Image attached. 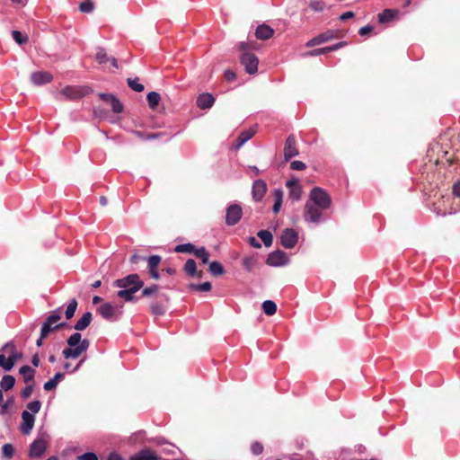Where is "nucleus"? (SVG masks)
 <instances>
[{
  "label": "nucleus",
  "mask_w": 460,
  "mask_h": 460,
  "mask_svg": "<svg viewBox=\"0 0 460 460\" xmlns=\"http://www.w3.org/2000/svg\"><path fill=\"white\" fill-rule=\"evenodd\" d=\"M255 132L256 131L253 128H249L247 130L241 132L240 135L238 136V137L236 138L234 147L236 149H239L240 147H242L246 142H248L254 136Z\"/></svg>",
  "instance_id": "nucleus-22"
},
{
  "label": "nucleus",
  "mask_w": 460,
  "mask_h": 460,
  "mask_svg": "<svg viewBox=\"0 0 460 460\" xmlns=\"http://www.w3.org/2000/svg\"><path fill=\"white\" fill-rule=\"evenodd\" d=\"M66 325V323H57L56 325L53 326V323L49 322L47 319L43 322L42 323V326H41V329H40V334H41V339H45L48 337V335L55 331V330H58V329H61L63 327H65Z\"/></svg>",
  "instance_id": "nucleus-20"
},
{
  "label": "nucleus",
  "mask_w": 460,
  "mask_h": 460,
  "mask_svg": "<svg viewBox=\"0 0 460 460\" xmlns=\"http://www.w3.org/2000/svg\"><path fill=\"white\" fill-rule=\"evenodd\" d=\"M52 80V75L47 71H37L31 75V81L36 86L46 84L50 83Z\"/></svg>",
  "instance_id": "nucleus-14"
},
{
  "label": "nucleus",
  "mask_w": 460,
  "mask_h": 460,
  "mask_svg": "<svg viewBox=\"0 0 460 460\" xmlns=\"http://www.w3.org/2000/svg\"><path fill=\"white\" fill-rule=\"evenodd\" d=\"M92 319H93V314L91 312H85L81 318H79L74 328L78 331V332H82L84 330H85L91 323L92 322Z\"/></svg>",
  "instance_id": "nucleus-21"
},
{
  "label": "nucleus",
  "mask_w": 460,
  "mask_h": 460,
  "mask_svg": "<svg viewBox=\"0 0 460 460\" xmlns=\"http://www.w3.org/2000/svg\"><path fill=\"white\" fill-rule=\"evenodd\" d=\"M196 247L190 243L178 244L174 248V252L181 253H195Z\"/></svg>",
  "instance_id": "nucleus-38"
},
{
  "label": "nucleus",
  "mask_w": 460,
  "mask_h": 460,
  "mask_svg": "<svg viewBox=\"0 0 460 460\" xmlns=\"http://www.w3.org/2000/svg\"><path fill=\"white\" fill-rule=\"evenodd\" d=\"M266 191L267 184L263 180L258 179L253 181L252 187V195L255 201H261L263 199Z\"/></svg>",
  "instance_id": "nucleus-13"
},
{
  "label": "nucleus",
  "mask_w": 460,
  "mask_h": 460,
  "mask_svg": "<svg viewBox=\"0 0 460 460\" xmlns=\"http://www.w3.org/2000/svg\"><path fill=\"white\" fill-rule=\"evenodd\" d=\"M95 58L97 62L101 65H104L109 62L110 58L107 56V53L104 49L99 48L97 49Z\"/></svg>",
  "instance_id": "nucleus-44"
},
{
  "label": "nucleus",
  "mask_w": 460,
  "mask_h": 460,
  "mask_svg": "<svg viewBox=\"0 0 460 460\" xmlns=\"http://www.w3.org/2000/svg\"><path fill=\"white\" fill-rule=\"evenodd\" d=\"M258 237L262 241L266 247H270L272 244L273 235L268 230H260L257 233Z\"/></svg>",
  "instance_id": "nucleus-35"
},
{
  "label": "nucleus",
  "mask_w": 460,
  "mask_h": 460,
  "mask_svg": "<svg viewBox=\"0 0 460 460\" xmlns=\"http://www.w3.org/2000/svg\"><path fill=\"white\" fill-rule=\"evenodd\" d=\"M15 385V378L11 375H4L0 381V390L8 391Z\"/></svg>",
  "instance_id": "nucleus-32"
},
{
  "label": "nucleus",
  "mask_w": 460,
  "mask_h": 460,
  "mask_svg": "<svg viewBox=\"0 0 460 460\" xmlns=\"http://www.w3.org/2000/svg\"><path fill=\"white\" fill-rule=\"evenodd\" d=\"M82 353H84V350L78 345L75 347L68 346V348H65L62 351L63 357L66 359L77 358Z\"/></svg>",
  "instance_id": "nucleus-27"
},
{
  "label": "nucleus",
  "mask_w": 460,
  "mask_h": 460,
  "mask_svg": "<svg viewBox=\"0 0 460 460\" xmlns=\"http://www.w3.org/2000/svg\"><path fill=\"white\" fill-rule=\"evenodd\" d=\"M243 216V209L239 204L234 203L226 208V224L228 226H234L239 223Z\"/></svg>",
  "instance_id": "nucleus-8"
},
{
  "label": "nucleus",
  "mask_w": 460,
  "mask_h": 460,
  "mask_svg": "<svg viewBox=\"0 0 460 460\" xmlns=\"http://www.w3.org/2000/svg\"><path fill=\"white\" fill-rule=\"evenodd\" d=\"M374 27L372 25H366L359 29L358 34L360 36H366L373 31Z\"/></svg>",
  "instance_id": "nucleus-62"
},
{
  "label": "nucleus",
  "mask_w": 460,
  "mask_h": 460,
  "mask_svg": "<svg viewBox=\"0 0 460 460\" xmlns=\"http://www.w3.org/2000/svg\"><path fill=\"white\" fill-rule=\"evenodd\" d=\"M215 103L214 96L209 93H203L198 95L196 104L200 110H208Z\"/></svg>",
  "instance_id": "nucleus-18"
},
{
  "label": "nucleus",
  "mask_w": 460,
  "mask_h": 460,
  "mask_svg": "<svg viewBox=\"0 0 460 460\" xmlns=\"http://www.w3.org/2000/svg\"><path fill=\"white\" fill-rule=\"evenodd\" d=\"M162 258L160 255H151L146 258L148 272L152 279H159L160 274L157 270V267L160 264Z\"/></svg>",
  "instance_id": "nucleus-17"
},
{
  "label": "nucleus",
  "mask_w": 460,
  "mask_h": 460,
  "mask_svg": "<svg viewBox=\"0 0 460 460\" xmlns=\"http://www.w3.org/2000/svg\"><path fill=\"white\" fill-rule=\"evenodd\" d=\"M283 195H284L283 190L279 188L275 189L273 191L274 204L272 207V211L275 214L279 213L281 208Z\"/></svg>",
  "instance_id": "nucleus-30"
},
{
  "label": "nucleus",
  "mask_w": 460,
  "mask_h": 460,
  "mask_svg": "<svg viewBox=\"0 0 460 460\" xmlns=\"http://www.w3.org/2000/svg\"><path fill=\"white\" fill-rule=\"evenodd\" d=\"M82 340L81 333L77 331L68 337L66 343L69 347H75L80 343Z\"/></svg>",
  "instance_id": "nucleus-49"
},
{
  "label": "nucleus",
  "mask_w": 460,
  "mask_h": 460,
  "mask_svg": "<svg viewBox=\"0 0 460 460\" xmlns=\"http://www.w3.org/2000/svg\"><path fill=\"white\" fill-rule=\"evenodd\" d=\"M150 309L152 314L155 315H163L166 311L165 306L158 302L152 303L150 305Z\"/></svg>",
  "instance_id": "nucleus-46"
},
{
  "label": "nucleus",
  "mask_w": 460,
  "mask_h": 460,
  "mask_svg": "<svg viewBox=\"0 0 460 460\" xmlns=\"http://www.w3.org/2000/svg\"><path fill=\"white\" fill-rule=\"evenodd\" d=\"M2 454L4 456L11 458L14 454V448L12 444H4L2 447Z\"/></svg>",
  "instance_id": "nucleus-56"
},
{
  "label": "nucleus",
  "mask_w": 460,
  "mask_h": 460,
  "mask_svg": "<svg viewBox=\"0 0 460 460\" xmlns=\"http://www.w3.org/2000/svg\"><path fill=\"white\" fill-rule=\"evenodd\" d=\"M265 314L271 316L277 312V305L272 300H265L261 305Z\"/></svg>",
  "instance_id": "nucleus-36"
},
{
  "label": "nucleus",
  "mask_w": 460,
  "mask_h": 460,
  "mask_svg": "<svg viewBox=\"0 0 460 460\" xmlns=\"http://www.w3.org/2000/svg\"><path fill=\"white\" fill-rule=\"evenodd\" d=\"M7 348H12V352L11 354L9 355L8 358H13V363L16 362V360L18 358H20L22 357V354H19L16 350H15V346L14 344L12 342V341H9L7 343H5L2 349L3 350H5Z\"/></svg>",
  "instance_id": "nucleus-45"
},
{
  "label": "nucleus",
  "mask_w": 460,
  "mask_h": 460,
  "mask_svg": "<svg viewBox=\"0 0 460 460\" xmlns=\"http://www.w3.org/2000/svg\"><path fill=\"white\" fill-rule=\"evenodd\" d=\"M308 202H313L320 208L328 209L331 207L332 200L330 195L322 188L314 187L309 194Z\"/></svg>",
  "instance_id": "nucleus-1"
},
{
  "label": "nucleus",
  "mask_w": 460,
  "mask_h": 460,
  "mask_svg": "<svg viewBox=\"0 0 460 460\" xmlns=\"http://www.w3.org/2000/svg\"><path fill=\"white\" fill-rule=\"evenodd\" d=\"M158 289H159L158 286L155 284H153L149 287L143 288L142 296H152L153 295L157 293Z\"/></svg>",
  "instance_id": "nucleus-53"
},
{
  "label": "nucleus",
  "mask_w": 460,
  "mask_h": 460,
  "mask_svg": "<svg viewBox=\"0 0 460 460\" xmlns=\"http://www.w3.org/2000/svg\"><path fill=\"white\" fill-rule=\"evenodd\" d=\"M77 459L78 460H98V457H97L96 454H94L93 452H86V453L80 455L77 457Z\"/></svg>",
  "instance_id": "nucleus-60"
},
{
  "label": "nucleus",
  "mask_w": 460,
  "mask_h": 460,
  "mask_svg": "<svg viewBox=\"0 0 460 460\" xmlns=\"http://www.w3.org/2000/svg\"><path fill=\"white\" fill-rule=\"evenodd\" d=\"M46 449V441L43 438H37L31 444L29 455L31 457H40Z\"/></svg>",
  "instance_id": "nucleus-15"
},
{
  "label": "nucleus",
  "mask_w": 460,
  "mask_h": 460,
  "mask_svg": "<svg viewBox=\"0 0 460 460\" xmlns=\"http://www.w3.org/2000/svg\"><path fill=\"white\" fill-rule=\"evenodd\" d=\"M136 289L134 288H121L117 292V296L124 299L126 302H135L137 297L134 296Z\"/></svg>",
  "instance_id": "nucleus-29"
},
{
  "label": "nucleus",
  "mask_w": 460,
  "mask_h": 460,
  "mask_svg": "<svg viewBox=\"0 0 460 460\" xmlns=\"http://www.w3.org/2000/svg\"><path fill=\"white\" fill-rule=\"evenodd\" d=\"M22 423L20 428L21 431L24 435H28L31 433V431L33 429L35 417L32 413L29 412L28 411H23L22 412Z\"/></svg>",
  "instance_id": "nucleus-16"
},
{
  "label": "nucleus",
  "mask_w": 460,
  "mask_h": 460,
  "mask_svg": "<svg viewBox=\"0 0 460 460\" xmlns=\"http://www.w3.org/2000/svg\"><path fill=\"white\" fill-rule=\"evenodd\" d=\"M62 317V307H58L51 311L50 314L46 318L49 322L53 324L59 321Z\"/></svg>",
  "instance_id": "nucleus-48"
},
{
  "label": "nucleus",
  "mask_w": 460,
  "mask_h": 460,
  "mask_svg": "<svg viewBox=\"0 0 460 460\" xmlns=\"http://www.w3.org/2000/svg\"><path fill=\"white\" fill-rule=\"evenodd\" d=\"M79 10L84 13H90L93 11V3L90 0L84 1L79 4Z\"/></svg>",
  "instance_id": "nucleus-50"
},
{
  "label": "nucleus",
  "mask_w": 460,
  "mask_h": 460,
  "mask_svg": "<svg viewBox=\"0 0 460 460\" xmlns=\"http://www.w3.org/2000/svg\"><path fill=\"white\" fill-rule=\"evenodd\" d=\"M273 34L274 30L265 23L259 25L255 30L256 38L261 40L270 39L273 36Z\"/></svg>",
  "instance_id": "nucleus-19"
},
{
  "label": "nucleus",
  "mask_w": 460,
  "mask_h": 460,
  "mask_svg": "<svg viewBox=\"0 0 460 460\" xmlns=\"http://www.w3.org/2000/svg\"><path fill=\"white\" fill-rule=\"evenodd\" d=\"M398 11L394 9H385L382 13H378V22L385 23L391 22L396 17Z\"/></svg>",
  "instance_id": "nucleus-28"
},
{
  "label": "nucleus",
  "mask_w": 460,
  "mask_h": 460,
  "mask_svg": "<svg viewBox=\"0 0 460 460\" xmlns=\"http://www.w3.org/2000/svg\"><path fill=\"white\" fill-rule=\"evenodd\" d=\"M183 270L185 273L190 277L198 276L199 278L202 277V271H197L196 261L193 259H188L184 264Z\"/></svg>",
  "instance_id": "nucleus-24"
},
{
  "label": "nucleus",
  "mask_w": 460,
  "mask_h": 460,
  "mask_svg": "<svg viewBox=\"0 0 460 460\" xmlns=\"http://www.w3.org/2000/svg\"><path fill=\"white\" fill-rule=\"evenodd\" d=\"M12 36H13V40L19 45L27 43L28 40H29L28 36L26 34H23L19 31H13Z\"/></svg>",
  "instance_id": "nucleus-43"
},
{
  "label": "nucleus",
  "mask_w": 460,
  "mask_h": 460,
  "mask_svg": "<svg viewBox=\"0 0 460 460\" xmlns=\"http://www.w3.org/2000/svg\"><path fill=\"white\" fill-rule=\"evenodd\" d=\"M20 375L22 376L26 384L34 383L35 370L28 365L22 366L19 369Z\"/></svg>",
  "instance_id": "nucleus-25"
},
{
  "label": "nucleus",
  "mask_w": 460,
  "mask_h": 460,
  "mask_svg": "<svg viewBox=\"0 0 460 460\" xmlns=\"http://www.w3.org/2000/svg\"><path fill=\"white\" fill-rule=\"evenodd\" d=\"M77 305L78 304L75 298H73L69 301L66 306V310L65 312V315L67 320L71 319L74 316L77 308Z\"/></svg>",
  "instance_id": "nucleus-41"
},
{
  "label": "nucleus",
  "mask_w": 460,
  "mask_h": 460,
  "mask_svg": "<svg viewBox=\"0 0 460 460\" xmlns=\"http://www.w3.org/2000/svg\"><path fill=\"white\" fill-rule=\"evenodd\" d=\"M128 85L135 92L140 93L144 91V85L139 83V79L137 77L134 79L128 78Z\"/></svg>",
  "instance_id": "nucleus-47"
},
{
  "label": "nucleus",
  "mask_w": 460,
  "mask_h": 460,
  "mask_svg": "<svg viewBox=\"0 0 460 460\" xmlns=\"http://www.w3.org/2000/svg\"><path fill=\"white\" fill-rule=\"evenodd\" d=\"M240 63L243 66L247 74L254 75L257 73L259 59L253 53L242 52L240 56Z\"/></svg>",
  "instance_id": "nucleus-5"
},
{
  "label": "nucleus",
  "mask_w": 460,
  "mask_h": 460,
  "mask_svg": "<svg viewBox=\"0 0 460 460\" xmlns=\"http://www.w3.org/2000/svg\"><path fill=\"white\" fill-rule=\"evenodd\" d=\"M113 286L119 288H134L137 292L143 288L144 282L138 274L132 273L122 279H116Z\"/></svg>",
  "instance_id": "nucleus-3"
},
{
  "label": "nucleus",
  "mask_w": 460,
  "mask_h": 460,
  "mask_svg": "<svg viewBox=\"0 0 460 460\" xmlns=\"http://www.w3.org/2000/svg\"><path fill=\"white\" fill-rule=\"evenodd\" d=\"M308 7L316 13H321L326 8V4L323 0H309Z\"/></svg>",
  "instance_id": "nucleus-39"
},
{
  "label": "nucleus",
  "mask_w": 460,
  "mask_h": 460,
  "mask_svg": "<svg viewBox=\"0 0 460 460\" xmlns=\"http://www.w3.org/2000/svg\"><path fill=\"white\" fill-rule=\"evenodd\" d=\"M318 36V40H320L321 44L327 42L328 40L333 39L335 37L334 31H327L323 33H321Z\"/></svg>",
  "instance_id": "nucleus-54"
},
{
  "label": "nucleus",
  "mask_w": 460,
  "mask_h": 460,
  "mask_svg": "<svg viewBox=\"0 0 460 460\" xmlns=\"http://www.w3.org/2000/svg\"><path fill=\"white\" fill-rule=\"evenodd\" d=\"M305 167V164L302 161H293L290 163V168L295 171H303Z\"/></svg>",
  "instance_id": "nucleus-59"
},
{
  "label": "nucleus",
  "mask_w": 460,
  "mask_h": 460,
  "mask_svg": "<svg viewBox=\"0 0 460 460\" xmlns=\"http://www.w3.org/2000/svg\"><path fill=\"white\" fill-rule=\"evenodd\" d=\"M34 388V383L27 384V385L21 391V396L26 400L31 397Z\"/></svg>",
  "instance_id": "nucleus-55"
},
{
  "label": "nucleus",
  "mask_w": 460,
  "mask_h": 460,
  "mask_svg": "<svg viewBox=\"0 0 460 460\" xmlns=\"http://www.w3.org/2000/svg\"><path fill=\"white\" fill-rule=\"evenodd\" d=\"M329 52H331V51H330V49H329V46H328V47L320 48V49H316L311 50V51L306 53V56L314 57V56L323 55V54H326V53H329Z\"/></svg>",
  "instance_id": "nucleus-57"
},
{
  "label": "nucleus",
  "mask_w": 460,
  "mask_h": 460,
  "mask_svg": "<svg viewBox=\"0 0 460 460\" xmlns=\"http://www.w3.org/2000/svg\"><path fill=\"white\" fill-rule=\"evenodd\" d=\"M64 377H65V376L63 373H61V372L56 373L52 378H50L49 381H47L44 384V385H43L44 390L51 391V390L55 389L57 387L58 382L63 380Z\"/></svg>",
  "instance_id": "nucleus-31"
},
{
  "label": "nucleus",
  "mask_w": 460,
  "mask_h": 460,
  "mask_svg": "<svg viewBox=\"0 0 460 460\" xmlns=\"http://www.w3.org/2000/svg\"><path fill=\"white\" fill-rule=\"evenodd\" d=\"M15 363H13V358H5L4 359V366H3V368L5 370V371H10L13 366H14Z\"/></svg>",
  "instance_id": "nucleus-61"
},
{
  "label": "nucleus",
  "mask_w": 460,
  "mask_h": 460,
  "mask_svg": "<svg viewBox=\"0 0 460 460\" xmlns=\"http://www.w3.org/2000/svg\"><path fill=\"white\" fill-rule=\"evenodd\" d=\"M148 105L151 109H155L160 102V94L156 92H150L146 96Z\"/></svg>",
  "instance_id": "nucleus-40"
},
{
  "label": "nucleus",
  "mask_w": 460,
  "mask_h": 460,
  "mask_svg": "<svg viewBox=\"0 0 460 460\" xmlns=\"http://www.w3.org/2000/svg\"><path fill=\"white\" fill-rule=\"evenodd\" d=\"M241 52H251L252 49H258L259 44L256 41H241L237 46Z\"/></svg>",
  "instance_id": "nucleus-33"
},
{
  "label": "nucleus",
  "mask_w": 460,
  "mask_h": 460,
  "mask_svg": "<svg viewBox=\"0 0 460 460\" xmlns=\"http://www.w3.org/2000/svg\"><path fill=\"white\" fill-rule=\"evenodd\" d=\"M251 451L253 455L259 456L263 452V446L260 442H253L251 446Z\"/></svg>",
  "instance_id": "nucleus-58"
},
{
  "label": "nucleus",
  "mask_w": 460,
  "mask_h": 460,
  "mask_svg": "<svg viewBox=\"0 0 460 460\" xmlns=\"http://www.w3.org/2000/svg\"><path fill=\"white\" fill-rule=\"evenodd\" d=\"M129 460H158V457L153 451L142 449L130 456Z\"/></svg>",
  "instance_id": "nucleus-23"
},
{
  "label": "nucleus",
  "mask_w": 460,
  "mask_h": 460,
  "mask_svg": "<svg viewBox=\"0 0 460 460\" xmlns=\"http://www.w3.org/2000/svg\"><path fill=\"white\" fill-rule=\"evenodd\" d=\"M208 270L210 274L214 277L220 276L225 272L223 265L217 261H211L209 263Z\"/></svg>",
  "instance_id": "nucleus-34"
},
{
  "label": "nucleus",
  "mask_w": 460,
  "mask_h": 460,
  "mask_svg": "<svg viewBox=\"0 0 460 460\" xmlns=\"http://www.w3.org/2000/svg\"><path fill=\"white\" fill-rule=\"evenodd\" d=\"M453 193L455 196L460 198V181L456 182L453 186Z\"/></svg>",
  "instance_id": "nucleus-64"
},
{
  "label": "nucleus",
  "mask_w": 460,
  "mask_h": 460,
  "mask_svg": "<svg viewBox=\"0 0 460 460\" xmlns=\"http://www.w3.org/2000/svg\"><path fill=\"white\" fill-rule=\"evenodd\" d=\"M286 187L288 189V199L293 202L300 200L302 197V187L298 179L293 178L286 181Z\"/></svg>",
  "instance_id": "nucleus-10"
},
{
  "label": "nucleus",
  "mask_w": 460,
  "mask_h": 460,
  "mask_svg": "<svg viewBox=\"0 0 460 460\" xmlns=\"http://www.w3.org/2000/svg\"><path fill=\"white\" fill-rule=\"evenodd\" d=\"M27 408L31 411V413H38L40 411L41 402L40 400H34L27 404Z\"/></svg>",
  "instance_id": "nucleus-52"
},
{
  "label": "nucleus",
  "mask_w": 460,
  "mask_h": 460,
  "mask_svg": "<svg viewBox=\"0 0 460 460\" xmlns=\"http://www.w3.org/2000/svg\"><path fill=\"white\" fill-rule=\"evenodd\" d=\"M97 312L103 319L109 322H116L122 315L121 306L115 305L111 303L102 304L98 307Z\"/></svg>",
  "instance_id": "nucleus-4"
},
{
  "label": "nucleus",
  "mask_w": 460,
  "mask_h": 460,
  "mask_svg": "<svg viewBox=\"0 0 460 460\" xmlns=\"http://www.w3.org/2000/svg\"><path fill=\"white\" fill-rule=\"evenodd\" d=\"M99 97L111 105L114 113H121L123 111V104L114 94L101 93H99Z\"/></svg>",
  "instance_id": "nucleus-11"
},
{
  "label": "nucleus",
  "mask_w": 460,
  "mask_h": 460,
  "mask_svg": "<svg viewBox=\"0 0 460 460\" xmlns=\"http://www.w3.org/2000/svg\"><path fill=\"white\" fill-rule=\"evenodd\" d=\"M204 264L208 262L209 253L204 246L197 248L194 253Z\"/></svg>",
  "instance_id": "nucleus-42"
},
{
  "label": "nucleus",
  "mask_w": 460,
  "mask_h": 460,
  "mask_svg": "<svg viewBox=\"0 0 460 460\" xmlns=\"http://www.w3.org/2000/svg\"><path fill=\"white\" fill-rule=\"evenodd\" d=\"M298 155V150L296 146V138L293 135L287 137L284 146V159L289 161L291 158Z\"/></svg>",
  "instance_id": "nucleus-12"
},
{
  "label": "nucleus",
  "mask_w": 460,
  "mask_h": 460,
  "mask_svg": "<svg viewBox=\"0 0 460 460\" xmlns=\"http://www.w3.org/2000/svg\"><path fill=\"white\" fill-rule=\"evenodd\" d=\"M211 288L212 285L208 281L200 284L190 283L189 285V289L191 291L208 292L211 290Z\"/></svg>",
  "instance_id": "nucleus-37"
},
{
  "label": "nucleus",
  "mask_w": 460,
  "mask_h": 460,
  "mask_svg": "<svg viewBox=\"0 0 460 460\" xmlns=\"http://www.w3.org/2000/svg\"><path fill=\"white\" fill-rule=\"evenodd\" d=\"M91 91L88 86L67 85L61 90L60 93L69 100H77L84 97Z\"/></svg>",
  "instance_id": "nucleus-6"
},
{
  "label": "nucleus",
  "mask_w": 460,
  "mask_h": 460,
  "mask_svg": "<svg viewBox=\"0 0 460 460\" xmlns=\"http://www.w3.org/2000/svg\"><path fill=\"white\" fill-rule=\"evenodd\" d=\"M298 242V233L293 228H286L280 234V244L286 249H292Z\"/></svg>",
  "instance_id": "nucleus-9"
},
{
  "label": "nucleus",
  "mask_w": 460,
  "mask_h": 460,
  "mask_svg": "<svg viewBox=\"0 0 460 460\" xmlns=\"http://www.w3.org/2000/svg\"><path fill=\"white\" fill-rule=\"evenodd\" d=\"M242 265L246 271H248V272L252 271L255 269V267L258 265L257 255L252 254V255H249V256H244L242 260Z\"/></svg>",
  "instance_id": "nucleus-26"
},
{
  "label": "nucleus",
  "mask_w": 460,
  "mask_h": 460,
  "mask_svg": "<svg viewBox=\"0 0 460 460\" xmlns=\"http://www.w3.org/2000/svg\"><path fill=\"white\" fill-rule=\"evenodd\" d=\"M289 261L288 255L281 250L269 253L266 259V264L271 267H283L288 265Z\"/></svg>",
  "instance_id": "nucleus-7"
},
{
  "label": "nucleus",
  "mask_w": 460,
  "mask_h": 460,
  "mask_svg": "<svg viewBox=\"0 0 460 460\" xmlns=\"http://www.w3.org/2000/svg\"><path fill=\"white\" fill-rule=\"evenodd\" d=\"M78 346L85 352L90 347V341L88 339L81 340Z\"/></svg>",
  "instance_id": "nucleus-63"
},
{
  "label": "nucleus",
  "mask_w": 460,
  "mask_h": 460,
  "mask_svg": "<svg viewBox=\"0 0 460 460\" xmlns=\"http://www.w3.org/2000/svg\"><path fill=\"white\" fill-rule=\"evenodd\" d=\"M324 210V208H320V207L314 205L313 202L306 201L305 205L304 219L307 223L318 225L324 221L323 216Z\"/></svg>",
  "instance_id": "nucleus-2"
},
{
  "label": "nucleus",
  "mask_w": 460,
  "mask_h": 460,
  "mask_svg": "<svg viewBox=\"0 0 460 460\" xmlns=\"http://www.w3.org/2000/svg\"><path fill=\"white\" fill-rule=\"evenodd\" d=\"M14 402V398L13 396L9 397L0 407V414L4 415L8 412L9 409L13 406Z\"/></svg>",
  "instance_id": "nucleus-51"
}]
</instances>
